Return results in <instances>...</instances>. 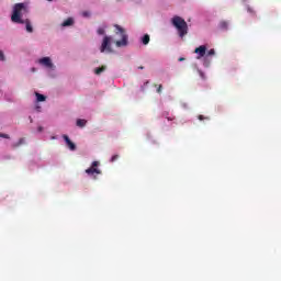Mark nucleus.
<instances>
[{
    "label": "nucleus",
    "instance_id": "12",
    "mask_svg": "<svg viewBox=\"0 0 281 281\" xmlns=\"http://www.w3.org/2000/svg\"><path fill=\"white\" fill-rule=\"evenodd\" d=\"M143 45H148L150 43V35L145 34L142 38Z\"/></svg>",
    "mask_w": 281,
    "mask_h": 281
},
{
    "label": "nucleus",
    "instance_id": "3",
    "mask_svg": "<svg viewBox=\"0 0 281 281\" xmlns=\"http://www.w3.org/2000/svg\"><path fill=\"white\" fill-rule=\"evenodd\" d=\"M115 34H120L121 41H116L115 45L116 47H126L128 45V35H126V30L124 27L115 24Z\"/></svg>",
    "mask_w": 281,
    "mask_h": 281
},
{
    "label": "nucleus",
    "instance_id": "2",
    "mask_svg": "<svg viewBox=\"0 0 281 281\" xmlns=\"http://www.w3.org/2000/svg\"><path fill=\"white\" fill-rule=\"evenodd\" d=\"M171 23L173 27H176V30L178 31L180 38H183V36L188 34V22H186L183 18L175 15L171 20Z\"/></svg>",
    "mask_w": 281,
    "mask_h": 281
},
{
    "label": "nucleus",
    "instance_id": "23",
    "mask_svg": "<svg viewBox=\"0 0 281 281\" xmlns=\"http://www.w3.org/2000/svg\"><path fill=\"white\" fill-rule=\"evenodd\" d=\"M161 89H164V86L159 85L157 88V93H161Z\"/></svg>",
    "mask_w": 281,
    "mask_h": 281
},
{
    "label": "nucleus",
    "instance_id": "6",
    "mask_svg": "<svg viewBox=\"0 0 281 281\" xmlns=\"http://www.w3.org/2000/svg\"><path fill=\"white\" fill-rule=\"evenodd\" d=\"M40 65L47 67V69H54V63H52V58L43 57L38 60Z\"/></svg>",
    "mask_w": 281,
    "mask_h": 281
},
{
    "label": "nucleus",
    "instance_id": "13",
    "mask_svg": "<svg viewBox=\"0 0 281 281\" xmlns=\"http://www.w3.org/2000/svg\"><path fill=\"white\" fill-rule=\"evenodd\" d=\"M37 102H45L47 98L44 94H41L38 92L35 93Z\"/></svg>",
    "mask_w": 281,
    "mask_h": 281
},
{
    "label": "nucleus",
    "instance_id": "17",
    "mask_svg": "<svg viewBox=\"0 0 281 281\" xmlns=\"http://www.w3.org/2000/svg\"><path fill=\"white\" fill-rule=\"evenodd\" d=\"M97 33H98L100 36L104 35V34H105L104 27H99L98 31H97Z\"/></svg>",
    "mask_w": 281,
    "mask_h": 281
},
{
    "label": "nucleus",
    "instance_id": "18",
    "mask_svg": "<svg viewBox=\"0 0 281 281\" xmlns=\"http://www.w3.org/2000/svg\"><path fill=\"white\" fill-rule=\"evenodd\" d=\"M0 137H1L2 139H10V134L0 133Z\"/></svg>",
    "mask_w": 281,
    "mask_h": 281
},
{
    "label": "nucleus",
    "instance_id": "7",
    "mask_svg": "<svg viewBox=\"0 0 281 281\" xmlns=\"http://www.w3.org/2000/svg\"><path fill=\"white\" fill-rule=\"evenodd\" d=\"M194 54H198V58H203L207 54V46L201 45L194 49Z\"/></svg>",
    "mask_w": 281,
    "mask_h": 281
},
{
    "label": "nucleus",
    "instance_id": "9",
    "mask_svg": "<svg viewBox=\"0 0 281 281\" xmlns=\"http://www.w3.org/2000/svg\"><path fill=\"white\" fill-rule=\"evenodd\" d=\"M218 27L220 30H227L229 27V23L227 21H221Z\"/></svg>",
    "mask_w": 281,
    "mask_h": 281
},
{
    "label": "nucleus",
    "instance_id": "16",
    "mask_svg": "<svg viewBox=\"0 0 281 281\" xmlns=\"http://www.w3.org/2000/svg\"><path fill=\"white\" fill-rule=\"evenodd\" d=\"M25 144V138H20L16 143L13 144V148H19Z\"/></svg>",
    "mask_w": 281,
    "mask_h": 281
},
{
    "label": "nucleus",
    "instance_id": "1",
    "mask_svg": "<svg viewBox=\"0 0 281 281\" xmlns=\"http://www.w3.org/2000/svg\"><path fill=\"white\" fill-rule=\"evenodd\" d=\"M27 12H30V10L27 9V4L23 2L15 3L11 15L12 23H25V21H23V19L21 18L23 16V14H27Z\"/></svg>",
    "mask_w": 281,
    "mask_h": 281
},
{
    "label": "nucleus",
    "instance_id": "15",
    "mask_svg": "<svg viewBox=\"0 0 281 281\" xmlns=\"http://www.w3.org/2000/svg\"><path fill=\"white\" fill-rule=\"evenodd\" d=\"M77 126H79L80 128H83V126H87V120L78 119Z\"/></svg>",
    "mask_w": 281,
    "mask_h": 281
},
{
    "label": "nucleus",
    "instance_id": "28",
    "mask_svg": "<svg viewBox=\"0 0 281 281\" xmlns=\"http://www.w3.org/2000/svg\"><path fill=\"white\" fill-rule=\"evenodd\" d=\"M167 120L172 121V119H170V117H167Z\"/></svg>",
    "mask_w": 281,
    "mask_h": 281
},
{
    "label": "nucleus",
    "instance_id": "4",
    "mask_svg": "<svg viewBox=\"0 0 281 281\" xmlns=\"http://www.w3.org/2000/svg\"><path fill=\"white\" fill-rule=\"evenodd\" d=\"M98 166H100V161H93L91 167L86 169V175L93 179H98V175H102V170H100Z\"/></svg>",
    "mask_w": 281,
    "mask_h": 281
},
{
    "label": "nucleus",
    "instance_id": "22",
    "mask_svg": "<svg viewBox=\"0 0 281 281\" xmlns=\"http://www.w3.org/2000/svg\"><path fill=\"white\" fill-rule=\"evenodd\" d=\"M0 60H5V55H3V50H0Z\"/></svg>",
    "mask_w": 281,
    "mask_h": 281
},
{
    "label": "nucleus",
    "instance_id": "14",
    "mask_svg": "<svg viewBox=\"0 0 281 281\" xmlns=\"http://www.w3.org/2000/svg\"><path fill=\"white\" fill-rule=\"evenodd\" d=\"M74 23V19L68 18L66 21L63 22V27H69Z\"/></svg>",
    "mask_w": 281,
    "mask_h": 281
},
{
    "label": "nucleus",
    "instance_id": "26",
    "mask_svg": "<svg viewBox=\"0 0 281 281\" xmlns=\"http://www.w3.org/2000/svg\"><path fill=\"white\" fill-rule=\"evenodd\" d=\"M179 60H180V61H181V60H184V58H183V57H181Z\"/></svg>",
    "mask_w": 281,
    "mask_h": 281
},
{
    "label": "nucleus",
    "instance_id": "30",
    "mask_svg": "<svg viewBox=\"0 0 281 281\" xmlns=\"http://www.w3.org/2000/svg\"><path fill=\"white\" fill-rule=\"evenodd\" d=\"M47 1H52V0H47Z\"/></svg>",
    "mask_w": 281,
    "mask_h": 281
},
{
    "label": "nucleus",
    "instance_id": "25",
    "mask_svg": "<svg viewBox=\"0 0 281 281\" xmlns=\"http://www.w3.org/2000/svg\"><path fill=\"white\" fill-rule=\"evenodd\" d=\"M38 133H43V126L37 127Z\"/></svg>",
    "mask_w": 281,
    "mask_h": 281
},
{
    "label": "nucleus",
    "instance_id": "5",
    "mask_svg": "<svg viewBox=\"0 0 281 281\" xmlns=\"http://www.w3.org/2000/svg\"><path fill=\"white\" fill-rule=\"evenodd\" d=\"M101 54H104V52H113V48H111V36H104L101 47H100Z\"/></svg>",
    "mask_w": 281,
    "mask_h": 281
},
{
    "label": "nucleus",
    "instance_id": "20",
    "mask_svg": "<svg viewBox=\"0 0 281 281\" xmlns=\"http://www.w3.org/2000/svg\"><path fill=\"white\" fill-rule=\"evenodd\" d=\"M214 54H216V50H214V48H211V49L206 53V56H214Z\"/></svg>",
    "mask_w": 281,
    "mask_h": 281
},
{
    "label": "nucleus",
    "instance_id": "24",
    "mask_svg": "<svg viewBox=\"0 0 281 281\" xmlns=\"http://www.w3.org/2000/svg\"><path fill=\"white\" fill-rule=\"evenodd\" d=\"M82 16H90V13L87 12V11H85V12L82 13Z\"/></svg>",
    "mask_w": 281,
    "mask_h": 281
},
{
    "label": "nucleus",
    "instance_id": "11",
    "mask_svg": "<svg viewBox=\"0 0 281 281\" xmlns=\"http://www.w3.org/2000/svg\"><path fill=\"white\" fill-rule=\"evenodd\" d=\"M104 71H106V66H101V67L94 69V74L97 76H100V74H102Z\"/></svg>",
    "mask_w": 281,
    "mask_h": 281
},
{
    "label": "nucleus",
    "instance_id": "19",
    "mask_svg": "<svg viewBox=\"0 0 281 281\" xmlns=\"http://www.w3.org/2000/svg\"><path fill=\"white\" fill-rule=\"evenodd\" d=\"M117 159H120V155H113L110 161L113 164L117 161Z\"/></svg>",
    "mask_w": 281,
    "mask_h": 281
},
{
    "label": "nucleus",
    "instance_id": "27",
    "mask_svg": "<svg viewBox=\"0 0 281 281\" xmlns=\"http://www.w3.org/2000/svg\"><path fill=\"white\" fill-rule=\"evenodd\" d=\"M138 69H144V67H143V66H140V67H138Z\"/></svg>",
    "mask_w": 281,
    "mask_h": 281
},
{
    "label": "nucleus",
    "instance_id": "8",
    "mask_svg": "<svg viewBox=\"0 0 281 281\" xmlns=\"http://www.w3.org/2000/svg\"><path fill=\"white\" fill-rule=\"evenodd\" d=\"M63 138L66 142V145L69 148V150H76V144L71 142V139H69V136L64 135Z\"/></svg>",
    "mask_w": 281,
    "mask_h": 281
},
{
    "label": "nucleus",
    "instance_id": "21",
    "mask_svg": "<svg viewBox=\"0 0 281 281\" xmlns=\"http://www.w3.org/2000/svg\"><path fill=\"white\" fill-rule=\"evenodd\" d=\"M198 120H200V122H203V120H210V117H207V116L205 117V116H203V115L200 114V115L198 116Z\"/></svg>",
    "mask_w": 281,
    "mask_h": 281
},
{
    "label": "nucleus",
    "instance_id": "10",
    "mask_svg": "<svg viewBox=\"0 0 281 281\" xmlns=\"http://www.w3.org/2000/svg\"><path fill=\"white\" fill-rule=\"evenodd\" d=\"M24 23L26 25V32L29 33L34 32V29L32 27V23L30 22V20H25Z\"/></svg>",
    "mask_w": 281,
    "mask_h": 281
},
{
    "label": "nucleus",
    "instance_id": "29",
    "mask_svg": "<svg viewBox=\"0 0 281 281\" xmlns=\"http://www.w3.org/2000/svg\"><path fill=\"white\" fill-rule=\"evenodd\" d=\"M30 121L32 122V117H30Z\"/></svg>",
    "mask_w": 281,
    "mask_h": 281
}]
</instances>
